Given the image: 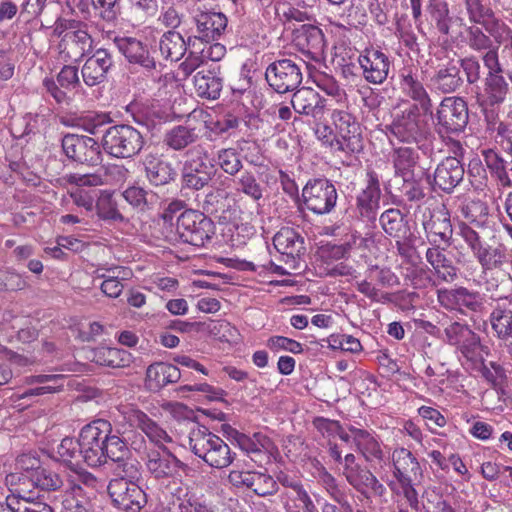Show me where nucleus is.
I'll list each match as a JSON object with an SVG mask.
<instances>
[{"label":"nucleus","mask_w":512,"mask_h":512,"mask_svg":"<svg viewBox=\"0 0 512 512\" xmlns=\"http://www.w3.org/2000/svg\"><path fill=\"white\" fill-rule=\"evenodd\" d=\"M306 208L317 215L329 214L336 206L338 193L327 178L310 179L302 189Z\"/></svg>","instance_id":"obj_14"},{"label":"nucleus","mask_w":512,"mask_h":512,"mask_svg":"<svg viewBox=\"0 0 512 512\" xmlns=\"http://www.w3.org/2000/svg\"><path fill=\"white\" fill-rule=\"evenodd\" d=\"M429 218L423 221L426 237L431 244L444 243L446 247L452 244L453 226L450 212L444 204L434 207L429 212Z\"/></svg>","instance_id":"obj_19"},{"label":"nucleus","mask_w":512,"mask_h":512,"mask_svg":"<svg viewBox=\"0 0 512 512\" xmlns=\"http://www.w3.org/2000/svg\"><path fill=\"white\" fill-rule=\"evenodd\" d=\"M379 223L385 234L394 239H408L411 235L406 215L400 209L389 208L379 217Z\"/></svg>","instance_id":"obj_40"},{"label":"nucleus","mask_w":512,"mask_h":512,"mask_svg":"<svg viewBox=\"0 0 512 512\" xmlns=\"http://www.w3.org/2000/svg\"><path fill=\"white\" fill-rule=\"evenodd\" d=\"M198 138L195 128L178 125L165 133L163 143L174 151H181L195 143Z\"/></svg>","instance_id":"obj_46"},{"label":"nucleus","mask_w":512,"mask_h":512,"mask_svg":"<svg viewBox=\"0 0 512 512\" xmlns=\"http://www.w3.org/2000/svg\"><path fill=\"white\" fill-rule=\"evenodd\" d=\"M184 39L180 32L169 30L165 32L159 41V50L165 59L171 61L180 60L189 47L195 46L189 34Z\"/></svg>","instance_id":"obj_39"},{"label":"nucleus","mask_w":512,"mask_h":512,"mask_svg":"<svg viewBox=\"0 0 512 512\" xmlns=\"http://www.w3.org/2000/svg\"><path fill=\"white\" fill-rule=\"evenodd\" d=\"M140 431L145 434L151 443H154L158 447L164 446L165 443L172 442V438L167 431L148 415Z\"/></svg>","instance_id":"obj_59"},{"label":"nucleus","mask_w":512,"mask_h":512,"mask_svg":"<svg viewBox=\"0 0 512 512\" xmlns=\"http://www.w3.org/2000/svg\"><path fill=\"white\" fill-rule=\"evenodd\" d=\"M81 492L82 488L79 485L72 487V493L66 494L62 501V512H95L92 501L82 496Z\"/></svg>","instance_id":"obj_53"},{"label":"nucleus","mask_w":512,"mask_h":512,"mask_svg":"<svg viewBox=\"0 0 512 512\" xmlns=\"http://www.w3.org/2000/svg\"><path fill=\"white\" fill-rule=\"evenodd\" d=\"M107 492L115 508L122 512H141L147 504V495L134 482L112 479Z\"/></svg>","instance_id":"obj_16"},{"label":"nucleus","mask_w":512,"mask_h":512,"mask_svg":"<svg viewBox=\"0 0 512 512\" xmlns=\"http://www.w3.org/2000/svg\"><path fill=\"white\" fill-rule=\"evenodd\" d=\"M147 414L136 405L126 404L116 407L112 412V419L116 427L117 434L127 435L123 440H129L131 447L135 451H140L145 447L144 436L137 432L145 424Z\"/></svg>","instance_id":"obj_13"},{"label":"nucleus","mask_w":512,"mask_h":512,"mask_svg":"<svg viewBox=\"0 0 512 512\" xmlns=\"http://www.w3.org/2000/svg\"><path fill=\"white\" fill-rule=\"evenodd\" d=\"M364 79L371 84H382L388 78L391 60L379 49H366L358 57Z\"/></svg>","instance_id":"obj_21"},{"label":"nucleus","mask_w":512,"mask_h":512,"mask_svg":"<svg viewBox=\"0 0 512 512\" xmlns=\"http://www.w3.org/2000/svg\"><path fill=\"white\" fill-rule=\"evenodd\" d=\"M320 479L330 497L338 504H340L342 508H346V510L352 512V506L349 504L347 500L346 493L339 486L335 477L331 473L324 471L321 474Z\"/></svg>","instance_id":"obj_58"},{"label":"nucleus","mask_w":512,"mask_h":512,"mask_svg":"<svg viewBox=\"0 0 512 512\" xmlns=\"http://www.w3.org/2000/svg\"><path fill=\"white\" fill-rule=\"evenodd\" d=\"M147 180L153 186H163L173 182L177 177L172 163L156 153H148L142 160Z\"/></svg>","instance_id":"obj_33"},{"label":"nucleus","mask_w":512,"mask_h":512,"mask_svg":"<svg viewBox=\"0 0 512 512\" xmlns=\"http://www.w3.org/2000/svg\"><path fill=\"white\" fill-rule=\"evenodd\" d=\"M416 104H411L397 112L386 127L390 135L401 143L416 144L424 142L429 135V124L425 114Z\"/></svg>","instance_id":"obj_4"},{"label":"nucleus","mask_w":512,"mask_h":512,"mask_svg":"<svg viewBox=\"0 0 512 512\" xmlns=\"http://www.w3.org/2000/svg\"><path fill=\"white\" fill-rule=\"evenodd\" d=\"M459 211L466 224L476 227H483L489 215L487 203L480 199H465L460 204Z\"/></svg>","instance_id":"obj_47"},{"label":"nucleus","mask_w":512,"mask_h":512,"mask_svg":"<svg viewBox=\"0 0 512 512\" xmlns=\"http://www.w3.org/2000/svg\"><path fill=\"white\" fill-rule=\"evenodd\" d=\"M431 20L435 22L437 30L444 35L450 31L451 17L449 16L448 4L445 0H429L427 6Z\"/></svg>","instance_id":"obj_51"},{"label":"nucleus","mask_w":512,"mask_h":512,"mask_svg":"<svg viewBox=\"0 0 512 512\" xmlns=\"http://www.w3.org/2000/svg\"><path fill=\"white\" fill-rule=\"evenodd\" d=\"M181 377L182 374L177 366L156 362L148 366L145 383L150 391L157 392L168 384L178 382Z\"/></svg>","instance_id":"obj_37"},{"label":"nucleus","mask_w":512,"mask_h":512,"mask_svg":"<svg viewBox=\"0 0 512 512\" xmlns=\"http://www.w3.org/2000/svg\"><path fill=\"white\" fill-rule=\"evenodd\" d=\"M160 448L161 451L150 450L147 453L146 466L148 471L153 474L155 478L169 477L173 474L175 468L181 470L187 468V464L170 453L165 446Z\"/></svg>","instance_id":"obj_34"},{"label":"nucleus","mask_w":512,"mask_h":512,"mask_svg":"<svg viewBox=\"0 0 512 512\" xmlns=\"http://www.w3.org/2000/svg\"><path fill=\"white\" fill-rule=\"evenodd\" d=\"M459 235L471 250L483 271L500 269L507 262L506 248L503 244L486 243L480 233L466 223H459Z\"/></svg>","instance_id":"obj_6"},{"label":"nucleus","mask_w":512,"mask_h":512,"mask_svg":"<svg viewBox=\"0 0 512 512\" xmlns=\"http://www.w3.org/2000/svg\"><path fill=\"white\" fill-rule=\"evenodd\" d=\"M457 61L459 70H463L468 84L474 85L480 81L481 65L478 58L475 56H469Z\"/></svg>","instance_id":"obj_63"},{"label":"nucleus","mask_w":512,"mask_h":512,"mask_svg":"<svg viewBox=\"0 0 512 512\" xmlns=\"http://www.w3.org/2000/svg\"><path fill=\"white\" fill-rule=\"evenodd\" d=\"M465 7L472 23L479 24L484 22V18L492 15V9L485 0H465Z\"/></svg>","instance_id":"obj_62"},{"label":"nucleus","mask_w":512,"mask_h":512,"mask_svg":"<svg viewBox=\"0 0 512 512\" xmlns=\"http://www.w3.org/2000/svg\"><path fill=\"white\" fill-rule=\"evenodd\" d=\"M366 177V187L356 197V210L362 219L374 222L380 207V180L373 170H368Z\"/></svg>","instance_id":"obj_22"},{"label":"nucleus","mask_w":512,"mask_h":512,"mask_svg":"<svg viewBox=\"0 0 512 512\" xmlns=\"http://www.w3.org/2000/svg\"><path fill=\"white\" fill-rule=\"evenodd\" d=\"M65 376L62 374H39L26 378L27 384H40L35 388L26 389L18 395V399H27L42 396L44 394H52L63 390Z\"/></svg>","instance_id":"obj_38"},{"label":"nucleus","mask_w":512,"mask_h":512,"mask_svg":"<svg viewBox=\"0 0 512 512\" xmlns=\"http://www.w3.org/2000/svg\"><path fill=\"white\" fill-rule=\"evenodd\" d=\"M302 79L301 67L296 58L277 59L265 70L267 84L279 94L295 91L302 83Z\"/></svg>","instance_id":"obj_11"},{"label":"nucleus","mask_w":512,"mask_h":512,"mask_svg":"<svg viewBox=\"0 0 512 512\" xmlns=\"http://www.w3.org/2000/svg\"><path fill=\"white\" fill-rule=\"evenodd\" d=\"M352 432L357 448L361 451L364 458L369 461L381 460L383 451L379 442L366 430L349 427Z\"/></svg>","instance_id":"obj_45"},{"label":"nucleus","mask_w":512,"mask_h":512,"mask_svg":"<svg viewBox=\"0 0 512 512\" xmlns=\"http://www.w3.org/2000/svg\"><path fill=\"white\" fill-rule=\"evenodd\" d=\"M233 433L239 447L247 453L260 454L262 451L269 452L272 449L273 443L271 439L261 432H256L252 436L236 430H233Z\"/></svg>","instance_id":"obj_49"},{"label":"nucleus","mask_w":512,"mask_h":512,"mask_svg":"<svg viewBox=\"0 0 512 512\" xmlns=\"http://www.w3.org/2000/svg\"><path fill=\"white\" fill-rule=\"evenodd\" d=\"M464 167L456 157H446L436 167L433 174L434 189L452 193L464 178Z\"/></svg>","instance_id":"obj_28"},{"label":"nucleus","mask_w":512,"mask_h":512,"mask_svg":"<svg viewBox=\"0 0 512 512\" xmlns=\"http://www.w3.org/2000/svg\"><path fill=\"white\" fill-rule=\"evenodd\" d=\"M392 479L387 486L394 496H402L412 510H419L417 483L423 478V471L416 456L408 449L400 447L392 452Z\"/></svg>","instance_id":"obj_2"},{"label":"nucleus","mask_w":512,"mask_h":512,"mask_svg":"<svg viewBox=\"0 0 512 512\" xmlns=\"http://www.w3.org/2000/svg\"><path fill=\"white\" fill-rule=\"evenodd\" d=\"M192 23L195 28L185 30L189 34L193 43L197 40L211 43L217 41L224 33L227 27V17L221 12L198 11L192 17Z\"/></svg>","instance_id":"obj_18"},{"label":"nucleus","mask_w":512,"mask_h":512,"mask_svg":"<svg viewBox=\"0 0 512 512\" xmlns=\"http://www.w3.org/2000/svg\"><path fill=\"white\" fill-rule=\"evenodd\" d=\"M28 286L26 279L15 271H0V291H18Z\"/></svg>","instance_id":"obj_64"},{"label":"nucleus","mask_w":512,"mask_h":512,"mask_svg":"<svg viewBox=\"0 0 512 512\" xmlns=\"http://www.w3.org/2000/svg\"><path fill=\"white\" fill-rule=\"evenodd\" d=\"M117 269L118 267L108 268V275L100 274L99 272L101 271V268L96 270L97 277L103 279V282L100 286L101 291L110 298L119 297L124 289V285L119 280L118 275L115 274V270Z\"/></svg>","instance_id":"obj_60"},{"label":"nucleus","mask_w":512,"mask_h":512,"mask_svg":"<svg viewBox=\"0 0 512 512\" xmlns=\"http://www.w3.org/2000/svg\"><path fill=\"white\" fill-rule=\"evenodd\" d=\"M437 302L447 311L477 313L484 307V297L478 291L464 286L441 288L437 290Z\"/></svg>","instance_id":"obj_17"},{"label":"nucleus","mask_w":512,"mask_h":512,"mask_svg":"<svg viewBox=\"0 0 512 512\" xmlns=\"http://www.w3.org/2000/svg\"><path fill=\"white\" fill-rule=\"evenodd\" d=\"M275 249L286 257L285 262H295L305 253V239L292 227H282L273 237Z\"/></svg>","instance_id":"obj_32"},{"label":"nucleus","mask_w":512,"mask_h":512,"mask_svg":"<svg viewBox=\"0 0 512 512\" xmlns=\"http://www.w3.org/2000/svg\"><path fill=\"white\" fill-rule=\"evenodd\" d=\"M481 154L491 177L497 185L502 188H510L512 181L507 171V161L494 149H484Z\"/></svg>","instance_id":"obj_42"},{"label":"nucleus","mask_w":512,"mask_h":512,"mask_svg":"<svg viewBox=\"0 0 512 512\" xmlns=\"http://www.w3.org/2000/svg\"><path fill=\"white\" fill-rule=\"evenodd\" d=\"M342 473L349 485L366 499L370 498L369 491L379 498L387 494L384 484L366 467L359 465Z\"/></svg>","instance_id":"obj_30"},{"label":"nucleus","mask_w":512,"mask_h":512,"mask_svg":"<svg viewBox=\"0 0 512 512\" xmlns=\"http://www.w3.org/2000/svg\"><path fill=\"white\" fill-rule=\"evenodd\" d=\"M193 84L200 98L216 100L220 97L223 88V78L220 68L201 67L193 77Z\"/></svg>","instance_id":"obj_35"},{"label":"nucleus","mask_w":512,"mask_h":512,"mask_svg":"<svg viewBox=\"0 0 512 512\" xmlns=\"http://www.w3.org/2000/svg\"><path fill=\"white\" fill-rule=\"evenodd\" d=\"M124 199L141 212L153 209L158 202V196L152 190L140 186H130L122 193Z\"/></svg>","instance_id":"obj_48"},{"label":"nucleus","mask_w":512,"mask_h":512,"mask_svg":"<svg viewBox=\"0 0 512 512\" xmlns=\"http://www.w3.org/2000/svg\"><path fill=\"white\" fill-rule=\"evenodd\" d=\"M126 355V351L118 348L98 347L92 350L91 360L99 365L115 368L125 365Z\"/></svg>","instance_id":"obj_52"},{"label":"nucleus","mask_w":512,"mask_h":512,"mask_svg":"<svg viewBox=\"0 0 512 512\" xmlns=\"http://www.w3.org/2000/svg\"><path fill=\"white\" fill-rule=\"evenodd\" d=\"M420 155L413 147H398L393 149L392 162L395 176L402 177L417 174L415 171L419 163Z\"/></svg>","instance_id":"obj_43"},{"label":"nucleus","mask_w":512,"mask_h":512,"mask_svg":"<svg viewBox=\"0 0 512 512\" xmlns=\"http://www.w3.org/2000/svg\"><path fill=\"white\" fill-rule=\"evenodd\" d=\"M58 459L67 465L79 464L82 459V446L80 439L65 437L57 446Z\"/></svg>","instance_id":"obj_54"},{"label":"nucleus","mask_w":512,"mask_h":512,"mask_svg":"<svg viewBox=\"0 0 512 512\" xmlns=\"http://www.w3.org/2000/svg\"><path fill=\"white\" fill-rule=\"evenodd\" d=\"M291 105L297 114L320 120L325 113L326 99L313 88L302 87L293 93Z\"/></svg>","instance_id":"obj_29"},{"label":"nucleus","mask_w":512,"mask_h":512,"mask_svg":"<svg viewBox=\"0 0 512 512\" xmlns=\"http://www.w3.org/2000/svg\"><path fill=\"white\" fill-rule=\"evenodd\" d=\"M93 39L86 30V24L80 25L72 31L66 32L61 39V55L65 61H79L92 48Z\"/></svg>","instance_id":"obj_24"},{"label":"nucleus","mask_w":512,"mask_h":512,"mask_svg":"<svg viewBox=\"0 0 512 512\" xmlns=\"http://www.w3.org/2000/svg\"><path fill=\"white\" fill-rule=\"evenodd\" d=\"M236 190L245 194L253 201L258 202L263 198L264 187L257 181L256 176L249 171H244L235 181Z\"/></svg>","instance_id":"obj_55"},{"label":"nucleus","mask_w":512,"mask_h":512,"mask_svg":"<svg viewBox=\"0 0 512 512\" xmlns=\"http://www.w3.org/2000/svg\"><path fill=\"white\" fill-rule=\"evenodd\" d=\"M332 120L336 129L334 145L338 152L346 156L360 153L363 150V139L355 117L347 111L336 110L332 114Z\"/></svg>","instance_id":"obj_12"},{"label":"nucleus","mask_w":512,"mask_h":512,"mask_svg":"<svg viewBox=\"0 0 512 512\" xmlns=\"http://www.w3.org/2000/svg\"><path fill=\"white\" fill-rule=\"evenodd\" d=\"M435 130L444 137L458 134L468 124V105L461 97H445L435 113Z\"/></svg>","instance_id":"obj_9"},{"label":"nucleus","mask_w":512,"mask_h":512,"mask_svg":"<svg viewBox=\"0 0 512 512\" xmlns=\"http://www.w3.org/2000/svg\"><path fill=\"white\" fill-rule=\"evenodd\" d=\"M113 66L112 54L104 48L97 49L88 57L82 66L81 74L84 83L93 87L104 83Z\"/></svg>","instance_id":"obj_25"},{"label":"nucleus","mask_w":512,"mask_h":512,"mask_svg":"<svg viewBox=\"0 0 512 512\" xmlns=\"http://www.w3.org/2000/svg\"><path fill=\"white\" fill-rule=\"evenodd\" d=\"M144 144L142 133L127 124L109 127L102 137L103 150L110 156L120 159L138 155Z\"/></svg>","instance_id":"obj_5"},{"label":"nucleus","mask_w":512,"mask_h":512,"mask_svg":"<svg viewBox=\"0 0 512 512\" xmlns=\"http://www.w3.org/2000/svg\"><path fill=\"white\" fill-rule=\"evenodd\" d=\"M118 51L130 64H137L146 71L155 70L157 63L151 56L149 48L134 37H115L113 40Z\"/></svg>","instance_id":"obj_26"},{"label":"nucleus","mask_w":512,"mask_h":512,"mask_svg":"<svg viewBox=\"0 0 512 512\" xmlns=\"http://www.w3.org/2000/svg\"><path fill=\"white\" fill-rule=\"evenodd\" d=\"M61 146L68 159L78 164L94 167L103 160L101 146L92 137L66 134L62 138Z\"/></svg>","instance_id":"obj_15"},{"label":"nucleus","mask_w":512,"mask_h":512,"mask_svg":"<svg viewBox=\"0 0 512 512\" xmlns=\"http://www.w3.org/2000/svg\"><path fill=\"white\" fill-rule=\"evenodd\" d=\"M399 88L402 93L414 101L425 115H433L432 99L420 81L417 70L411 67H404L399 72Z\"/></svg>","instance_id":"obj_20"},{"label":"nucleus","mask_w":512,"mask_h":512,"mask_svg":"<svg viewBox=\"0 0 512 512\" xmlns=\"http://www.w3.org/2000/svg\"><path fill=\"white\" fill-rule=\"evenodd\" d=\"M94 16L107 22H115L121 13L120 0H90Z\"/></svg>","instance_id":"obj_57"},{"label":"nucleus","mask_w":512,"mask_h":512,"mask_svg":"<svg viewBox=\"0 0 512 512\" xmlns=\"http://www.w3.org/2000/svg\"><path fill=\"white\" fill-rule=\"evenodd\" d=\"M466 32L467 44L472 50L477 52L485 51L484 54H488L491 51L498 53V46H494L491 38L479 27L470 26Z\"/></svg>","instance_id":"obj_56"},{"label":"nucleus","mask_w":512,"mask_h":512,"mask_svg":"<svg viewBox=\"0 0 512 512\" xmlns=\"http://www.w3.org/2000/svg\"><path fill=\"white\" fill-rule=\"evenodd\" d=\"M188 439L191 451L210 467L222 469L233 462L234 454L228 444L207 427L193 425Z\"/></svg>","instance_id":"obj_3"},{"label":"nucleus","mask_w":512,"mask_h":512,"mask_svg":"<svg viewBox=\"0 0 512 512\" xmlns=\"http://www.w3.org/2000/svg\"><path fill=\"white\" fill-rule=\"evenodd\" d=\"M464 79L461 76L458 61L450 59L446 63H440L435 67L430 76L432 89L442 94H450L462 87Z\"/></svg>","instance_id":"obj_27"},{"label":"nucleus","mask_w":512,"mask_h":512,"mask_svg":"<svg viewBox=\"0 0 512 512\" xmlns=\"http://www.w3.org/2000/svg\"><path fill=\"white\" fill-rule=\"evenodd\" d=\"M481 60L487 69L484 79V103L495 106L502 104L509 94L510 87L504 77V68L499 60L498 53L491 51L483 54Z\"/></svg>","instance_id":"obj_10"},{"label":"nucleus","mask_w":512,"mask_h":512,"mask_svg":"<svg viewBox=\"0 0 512 512\" xmlns=\"http://www.w3.org/2000/svg\"><path fill=\"white\" fill-rule=\"evenodd\" d=\"M80 85L78 68L72 65H65L57 74V81L46 77L43 80V87L46 92L58 103L68 104L71 100L67 91L73 90Z\"/></svg>","instance_id":"obj_23"},{"label":"nucleus","mask_w":512,"mask_h":512,"mask_svg":"<svg viewBox=\"0 0 512 512\" xmlns=\"http://www.w3.org/2000/svg\"><path fill=\"white\" fill-rule=\"evenodd\" d=\"M297 46L312 60H319L325 48V37L322 30L311 24H304L295 31Z\"/></svg>","instance_id":"obj_36"},{"label":"nucleus","mask_w":512,"mask_h":512,"mask_svg":"<svg viewBox=\"0 0 512 512\" xmlns=\"http://www.w3.org/2000/svg\"><path fill=\"white\" fill-rule=\"evenodd\" d=\"M189 158L185 160L181 170L183 189L200 190L207 186L216 174L215 165L209 160L201 146L188 151Z\"/></svg>","instance_id":"obj_8"},{"label":"nucleus","mask_w":512,"mask_h":512,"mask_svg":"<svg viewBox=\"0 0 512 512\" xmlns=\"http://www.w3.org/2000/svg\"><path fill=\"white\" fill-rule=\"evenodd\" d=\"M176 232L182 242L203 247L215 234V224L204 213L188 209L178 216Z\"/></svg>","instance_id":"obj_7"},{"label":"nucleus","mask_w":512,"mask_h":512,"mask_svg":"<svg viewBox=\"0 0 512 512\" xmlns=\"http://www.w3.org/2000/svg\"><path fill=\"white\" fill-rule=\"evenodd\" d=\"M491 328L501 344L512 337V310L497 304L489 316Z\"/></svg>","instance_id":"obj_44"},{"label":"nucleus","mask_w":512,"mask_h":512,"mask_svg":"<svg viewBox=\"0 0 512 512\" xmlns=\"http://www.w3.org/2000/svg\"><path fill=\"white\" fill-rule=\"evenodd\" d=\"M218 164L225 173L231 176L236 175L242 169L241 159L234 148L220 150Z\"/></svg>","instance_id":"obj_61"},{"label":"nucleus","mask_w":512,"mask_h":512,"mask_svg":"<svg viewBox=\"0 0 512 512\" xmlns=\"http://www.w3.org/2000/svg\"><path fill=\"white\" fill-rule=\"evenodd\" d=\"M425 176L424 170H419L417 174L402 176L401 185L398 187L399 197L402 202H421L425 196Z\"/></svg>","instance_id":"obj_41"},{"label":"nucleus","mask_w":512,"mask_h":512,"mask_svg":"<svg viewBox=\"0 0 512 512\" xmlns=\"http://www.w3.org/2000/svg\"><path fill=\"white\" fill-rule=\"evenodd\" d=\"M95 209L100 219L113 222H124L126 219L118 209L112 193L107 190L100 191L95 203Z\"/></svg>","instance_id":"obj_50"},{"label":"nucleus","mask_w":512,"mask_h":512,"mask_svg":"<svg viewBox=\"0 0 512 512\" xmlns=\"http://www.w3.org/2000/svg\"><path fill=\"white\" fill-rule=\"evenodd\" d=\"M112 424L106 419H95L85 425L79 434L82 461L90 467H100L108 460H121L128 448L119 435L112 433Z\"/></svg>","instance_id":"obj_1"},{"label":"nucleus","mask_w":512,"mask_h":512,"mask_svg":"<svg viewBox=\"0 0 512 512\" xmlns=\"http://www.w3.org/2000/svg\"><path fill=\"white\" fill-rule=\"evenodd\" d=\"M17 463L22 469L30 471V480L41 490L56 491L63 486V481L59 474L41 467L38 459L29 455H22L18 458Z\"/></svg>","instance_id":"obj_31"}]
</instances>
